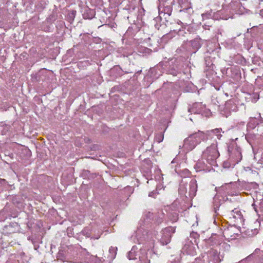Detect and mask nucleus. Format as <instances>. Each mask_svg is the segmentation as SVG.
Masks as SVG:
<instances>
[{"label": "nucleus", "instance_id": "nucleus-1", "mask_svg": "<svg viewBox=\"0 0 263 263\" xmlns=\"http://www.w3.org/2000/svg\"><path fill=\"white\" fill-rule=\"evenodd\" d=\"M185 62V58L183 57L171 59L166 65L168 73L174 76L180 73L183 71L184 67L186 65Z\"/></svg>", "mask_w": 263, "mask_h": 263}, {"label": "nucleus", "instance_id": "nucleus-2", "mask_svg": "<svg viewBox=\"0 0 263 263\" xmlns=\"http://www.w3.org/2000/svg\"><path fill=\"white\" fill-rule=\"evenodd\" d=\"M219 156V153L217 149L215 144H212L208 147L206 149L202 152V159L206 160L207 163L210 165L217 166L216 159Z\"/></svg>", "mask_w": 263, "mask_h": 263}, {"label": "nucleus", "instance_id": "nucleus-3", "mask_svg": "<svg viewBox=\"0 0 263 263\" xmlns=\"http://www.w3.org/2000/svg\"><path fill=\"white\" fill-rule=\"evenodd\" d=\"M204 138V134L202 132L198 131L190 135L184 139L183 147L187 152L193 150L196 146L200 143L201 140Z\"/></svg>", "mask_w": 263, "mask_h": 263}, {"label": "nucleus", "instance_id": "nucleus-4", "mask_svg": "<svg viewBox=\"0 0 263 263\" xmlns=\"http://www.w3.org/2000/svg\"><path fill=\"white\" fill-rule=\"evenodd\" d=\"M219 263L220 259L218 252L215 250L209 251L207 254H201L198 257L194 258L193 263Z\"/></svg>", "mask_w": 263, "mask_h": 263}, {"label": "nucleus", "instance_id": "nucleus-5", "mask_svg": "<svg viewBox=\"0 0 263 263\" xmlns=\"http://www.w3.org/2000/svg\"><path fill=\"white\" fill-rule=\"evenodd\" d=\"M159 17L162 18V16L164 19L169 17L172 12L173 5L174 4V0H159Z\"/></svg>", "mask_w": 263, "mask_h": 263}, {"label": "nucleus", "instance_id": "nucleus-6", "mask_svg": "<svg viewBox=\"0 0 263 263\" xmlns=\"http://www.w3.org/2000/svg\"><path fill=\"white\" fill-rule=\"evenodd\" d=\"M229 159L235 164L239 162L242 159L241 151L240 148L235 143H233L228 146Z\"/></svg>", "mask_w": 263, "mask_h": 263}, {"label": "nucleus", "instance_id": "nucleus-7", "mask_svg": "<svg viewBox=\"0 0 263 263\" xmlns=\"http://www.w3.org/2000/svg\"><path fill=\"white\" fill-rule=\"evenodd\" d=\"M175 227H168L161 232L160 242L162 245H166L170 242L172 234L175 232Z\"/></svg>", "mask_w": 263, "mask_h": 263}, {"label": "nucleus", "instance_id": "nucleus-8", "mask_svg": "<svg viewBox=\"0 0 263 263\" xmlns=\"http://www.w3.org/2000/svg\"><path fill=\"white\" fill-rule=\"evenodd\" d=\"M205 243L206 247H215L217 246H226V247H230V246L226 243H222V239L220 236L216 234L212 235L211 237L208 239L204 240Z\"/></svg>", "mask_w": 263, "mask_h": 263}, {"label": "nucleus", "instance_id": "nucleus-9", "mask_svg": "<svg viewBox=\"0 0 263 263\" xmlns=\"http://www.w3.org/2000/svg\"><path fill=\"white\" fill-rule=\"evenodd\" d=\"M230 219H233L234 222L241 223L243 221V216L241 212L238 209L235 208L228 213Z\"/></svg>", "mask_w": 263, "mask_h": 263}, {"label": "nucleus", "instance_id": "nucleus-10", "mask_svg": "<svg viewBox=\"0 0 263 263\" xmlns=\"http://www.w3.org/2000/svg\"><path fill=\"white\" fill-rule=\"evenodd\" d=\"M231 6L233 9L235 10L236 13L238 14H243L248 13L250 10L246 9L241 4L240 2H232Z\"/></svg>", "mask_w": 263, "mask_h": 263}, {"label": "nucleus", "instance_id": "nucleus-11", "mask_svg": "<svg viewBox=\"0 0 263 263\" xmlns=\"http://www.w3.org/2000/svg\"><path fill=\"white\" fill-rule=\"evenodd\" d=\"M204 108V106L201 102H195L192 106H188V111L191 114H200Z\"/></svg>", "mask_w": 263, "mask_h": 263}, {"label": "nucleus", "instance_id": "nucleus-12", "mask_svg": "<svg viewBox=\"0 0 263 263\" xmlns=\"http://www.w3.org/2000/svg\"><path fill=\"white\" fill-rule=\"evenodd\" d=\"M179 12L180 17L185 20H189L190 18L191 15L193 13V10L191 6L186 7L185 8H181L179 9Z\"/></svg>", "mask_w": 263, "mask_h": 263}, {"label": "nucleus", "instance_id": "nucleus-13", "mask_svg": "<svg viewBox=\"0 0 263 263\" xmlns=\"http://www.w3.org/2000/svg\"><path fill=\"white\" fill-rule=\"evenodd\" d=\"M236 102V100L234 98L227 101L225 103L224 109L229 111H237L238 107Z\"/></svg>", "mask_w": 263, "mask_h": 263}, {"label": "nucleus", "instance_id": "nucleus-14", "mask_svg": "<svg viewBox=\"0 0 263 263\" xmlns=\"http://www.w3.org/2000/svg\"><path fill=\"white\" fill-rule=\"evenodd\" d=\"M190 190L189 192V196L190 198H194L197 191V183L195 179H192L190 182Z\"/></svg>", "mask_w": 263, "mask_h": 263}, {"label": "nucleus", "instance_id": "nucleus-15", "mask_svg": "<svg viewBox=\"0 0 263 263\" xmlns=\"http://www.w3.org/2000/svg\"><path fill=\"white\" fill-rule=\"evenodd\" d=\"M224 203L223 198L221 196L217 195L213 198V208L215 213L219 210L220 206Z\"/></svg>", "mask_w": 263, "mask_h": 263}, {"label": "nucleus", "instance_id": "nucleus-16", "mask_svg": "<svg viewBox=\"0 0 263 263\" xmlns=\"http://www.w3.org/2000/svg\"><path fill=\"white\" fill-rule=\"evenodd\" d=\"M202 160H198L194 165V168L196 172H200L202 171H210V168L207 166V164Z\"/></svg>", "mask_w": 263, "mask_h": 263}, {"label": "nucleus", "instance_id": "nucleus-17", "mask_svg": "<svg viewBox=\"0 0 263 263\" xmlns=\"http://www.w3.org/2000/svg\"><path fill=\"white\" fill-rule=\"evenodd\" d=\"M28 239L30 240L32 244L33 245L34 249L35 250L37 251V252H39V249L40 248L39 246V243H41L42 241L40 240V238L39 237H29L28 238Z\"/></svg>", "mask_w": 263, "mask_h": 263}, {"label": "nucleus", "instance_id": "nucleus-18", "mask_svg": "<svg viewBox=\"0 0 263 263\" xmlns=\"http://www.w3.org/2000/svg\"><path fill=\"white\" fill-rule=\"evenodd\" d=\"M164 214L162 212H158L155 213V217L153 220L157 225H159L163 221Z\"/></svg>", "mask_w": 263, "mask_h": 263}, {"label": "nucleus", "instance_id": "nucleus-19", "mask_svg": "<svg viewBox=\"0 0 263 263\" xmlns=\"http://www.w3.org/2000/svg\"><path fill=\"white\" fill-rule=\"evenodd\" d=\"M123 70L119 66H116L111 69L110 73L115 77L121 76L123 74Z\"/></svg>", "mask_w": 263, "mask_h": 263}, {"label": "nucleus", "instance_id": "nucleus-20", "mask_svg": "<svg viewBox=\"0 0 263 263\" xmlns=\"http://www.w3.org/2000/svg\"><path fill=\"white\" fill-rule=\"evenodd\" d=\"M17 226L16 223H10L8 225H6L4 227V231L6 233H13L15 232L16 229L15 227Z\"/></svg>", "mask_w": 263, "mask_h": 263}, {"label": "nucleus", "instance_id": "nucleus-21", "mask_svg": "<svg viewBox=\"0 0 263 263\" xmlns=\"http://www.w3.org/2000/svg\"><path fill=\"white\" fill-rule=\"evenodd\" d=\"M161 19L160 17H157L152 21V24L154 25L155 28L158 30H162L161 28H165V25H162L158 22Z\"/></svg>", "mask_w": 263, "mask_h": 263}, {"label": "nucleus", "instance_id": "nucleus-22", "mask_svg": "<svg viewBox=\"0 0 263 263\" xmlns=\"http://www.w3.org/2000/svg\"><path fill=\"white\" fill-rule=\"evenodd\" d=\"M95 12L93 10L87 8L85 9L83 16L85 19H91L93 17Z\"/></svg>", "mask_w": 263, "mask_h": 263}, {"label": "nucleus", "instance_id": "nucleus-23", "mask_svg": "<svg viewBox=\"0 0 263 263\" xmlns=\"http://www.w3.org/2000/svg\"><path fill=\"white\" fill-rule=\"evenodd\" d=\"M191 44L193 49L198 50L201 46V39H195L191 41Z\"/></svg>", "mask_w": 263, "mask_h": 263}, {"label": "nucleus", "instance_id": "nucleus-24", "mask_svg": "<svg viewBox=\"0 0 263 263\" xmlns=\"http://www.w3.org/2000/svg\"><path fill=\"white\" fill-rule=\"evenodd\" d=\"M134 27V32L137 33L138 32L145 31V27L141 23H138L137 24H133Z\"/></svg>", "mask_w": 263, "mask_h": 263}, {"label": "nucleus", "instance_id": "nucleus-25", "mask_svg": "<svg viewBox=\"0 0 263 263\" xmlns=\"http://www.w3.org/2000/svg\"><path fill=\"white\" fill-rule=\"evenodd\" d=\"M137 249V248L136 246H134L128 252L127 257L129 260H134L137 258V253L136 251Z\"/></svg>", "mask_w": 263, "mask_h": 263}, {"label": "nucleus", "instance_id": "nucleus-26", "mask_svg": "<svg viewBox=\"0 0 263 263\" xmlns=\"http://www.w3.org/2000/svg\"><path fill=\"white\" fill-rule=\"evenodd\" d=\"M77 11L74 10H70L68 11V13L67 15L66 18L67 20L70 23H72L74 21V19L76 17Z\"/></svg>", "mask_w": 263, "mask_h": 263}, {"label": "nucleus", "instance_id": "nucleus-27", "mask_svg": "<svg viewBox=\"0 0 263 263\" xmlns=\"http://www.w3.org/2000/svg\"><path fill=\"white\" fill-rule=\"evenodd\" d=\"M190 238L192 239L191 240V242L192 243V244H194V243L196 245L198 244V240L199 238V235L197 232H191L190 233Z\"/></svg>", "mask_w": 263, "mask_h": 263}, {"label": "nucleus", "instance_id": "nucleus-28", "mask_svg": "<svg viewBox=\"0 0 263 263\" xmlns=\"http://www.w3.org/2000/svg\"><path fill=\"white\" fill-rule=\"evenodd\" d=\"M117 247H111L109 249V259L110 260H113L116 256L117 254Z\"/></svg>", "mask_w": 263, "mask_h": 263}, {"label": "nucleus", "instance_id": "nucleus-29", "mask_svg": "<svg viewBox=\"0 0 263 263\" xmlns=\"http://www.w3.org/2000/svg\"><path fill=\"white\" fill-rule=\"evenodd\" d=\"M234 234V233L231 232V230L228 228L224 229L223 231V235L226 239H233L232 237Z\"/></svg>", "mask_w": 263, "mask_h": 263}, {"label": "nucleus", "instance_id": "nucleus-30", "mask_svg": "<svg viewBox=\"0 0 263 263\" xmlns=\"http://www.w3.org/2000/svg\"><path fill=\"white\" fill-rule=\"evenodd\" d=\"M213 17L215 20L222 19L224 20H227L229 18H233V16L228 17L227 16H224L223 15H222V12L221 11L217 12V13L215 14H214Z\"/></svg>", "mask_w": 263, "mask_h": 263}, {"label": "nucleus", "instance_id": "nucleus-31", "mask_svg": "<svg viewBox=\"0 0 263 263\" xmlns=\"http://www.w3.org/2000/svg\"><path fill=\"white\" fill-rule=\"evenodd\" d=\"M258 119L257 120L256 118L250 119V121L248 123V126L252 129L254 128L257 125H259Z\"/></svg>", "mask_w": 263, "mask_h": 263}, {"label": "nucleus", "instance_id": "nucleus-32", "mask_svg": "<svg viewBox=\"0 0 263 263\" xmlns=\"http://www.w3.org/2000/svg\"><path fill=\"white\" fill-rule=\"evenodd\" d=\"M178 192L180 195H185V197H187V196L186 195L187 193L186 185L184 184H180L178 189Z\"/></svg>", "mask_w": 263, "mask_h": 263}, {"label": "nucleus", "instance_id": "nucleus-33", "mask_svg": "<svg viewBox=\"0 0 263 263\" xmlns=\"http://www.w3.org/2000/svg\"><path fill=\"white\" fill-rule=\"evenodd\" d=\"M178 3L180 8L191 6V3L188 0H178Z\"/></svg>", "mask_w": 263, "mask_h": 263}, {"label": "nucleus", "instance_id": "nucleus-34", "mask_svg": "<svg viewBox=\"0 0 263 263\" xmlns=\"http://www.w3.org/2000/svg\"><path fill=\"white\" fill-rule=\"evenodd\" d=\"M250 29H251V31L253 32H263V24L253 26Z\"/></svg>", "mask_w": 263, "mask_h": 263}, {"label": "nucleus", "instance_id": "nucleus-35", "mask_svg": "<svg viewBox=\"0 0 263 263\" xmlns=\"http://www.w3.org/2000/svg\"><path fill=\"white\" fill-rule=\"evenodd\" d=\"M222 132L221 128H215L211 130V132L215 135L218 139H220L222 137V135L221 134Z\"/></svg>", "mask_w": 263, "mask_h": 263}, {"label": "nucleus", "instance_id": "nucleus-36", "mask_svg": "<svg viewBox=\"0 0 263 263\" xmlns=\"http://www.w3.org/2000/svg\"><path fill=\"white\" fill-rule=\"evenodd\" d=\"M232 187V184L231 183H230V184H226L225 185H223L221 187V189L223 190V191H224V192L230 195V194H232L231 193V192H230L229 191V190ZM233 195H234V194H233Z\"/></svg>", "mask_w": 263, "mask_h": 263}, {"label": "nucleus", "instance_id": "nucleus-37", "mask_svg": "<svg viewBox=\"0 0 263 263\" xmlns=\"http://www.w3.org/2000/svg\"><path fill=\"white\" fill-rule=\"evenodd\" d=\"M82 175L83 176L87 177L88 179L93 178L95 177V174H91L88 170H84Z\"/></svg>", "mask_w": 263, "mask_h": 263}, {"label": "nucleus", "instance_id": "nucleus-38", "mask_svg": "<svg viewBox=\"0 0 263 263\" xmlns=\"http://www.w3.org/2000/svg\"><path fill=\"white\" fill-rule=\"evenodd\" d=\"M164 138V135L162 133L158 134L155 136V140L158 142L160 143L162 141Z\"/></svg>", "mask_w": 263, "mask_h": 263}, {"label": "nucleus", "instance_id": "nucleus-39", "mask_svg": "<svg viewBox=\"0 0 263 263\" xmlns=\"http://www.w3.org/2000/svg\"><path fill=\"white\" fill-rule=\"evenodd\" d=\"M248 235L250 237L255 236L258 233V230L256 229L254 230H248L247 232Z\"/></svg>", "mask_w": 263, "mask_h": 263}, {"label": "nucleus", "instance_id": "nucleus-40", "mask_svg": "<svg viewBox=\"0 0 263 263\" xmlns=\"http://www.w3.org/2000/svg\"><path fill=\"white\" fill-rule=\"evenodd\" d=\"M155 213H152L151 212H147L145 214V217L147 219L153 220L155 217Z\"/></svg>", "mask_w": 263, "mask_h": 263}, {"label": "nucleus", "instance_id": "nucleus-41", "mask_svg": "<svg viewBox=\"0 0 263 263\" xmlns=\"http://www.w3.org/2000/svg\"><path fill=\"white\" fill-rule=\"evenodd\" d=\"M57 19V17L54 13H52L47 18L48 22H52L55 21Z\"/></svg>", "mask_w": 263, "mask_h": 263}, {"label": "nucleus", "instance_id": "nucleus-42", "mask_svg": "<svg viewBox=\"0 0 263 263\" xmlns=\"http://www.w3.org/2000/svg\"><path fill=\"white\" fill-rule=\"evenodd\" d=\"M81 233L83 235L86 236V237H89L90 236L89 231L88 229H84L82 231Z\"/></svg>", "mask_w": 263, "mask_h": 263}, {"label": "nucleus", "instance_id": "nucleus-43", "mask_svg": "<svg viewBox=\"0 0 263 263\" xmlns=\"http://www.w3.org/2000/svg\"><path fill=\"white\" fill-rule=\"evenodd\" d=\"M168 34H165L162 36V37L160 38V43H166L168 41Z\"/></svg>", "mask_w": 263, "mask_h": 263}, {"label": "nucleus", "instance_id": "nucleus-44", "mask_svg": "<svg viewBox=\"0 0 263 263\" xmlns=\"http://www.w3.org/2000/svg\"><path fill=\"white\" fill-rule=\"evenodd\" d=\"M190 29V26H189V25H186L184 27H182V28L179 29L178 32L184 31V33H185V30H186L187 31H191Z\"/></svg>", "mask_w": 263, "mask_h": 263}, {"label": "nucleus", "instance_id": "nucleus-45", "mask_svg": "<svg viewBox=\"0 0 263 263\" xmlns=\"http://www.w3.org/2000/svg\"><path fill=\"white\" fill-rule=\"evenodd\" d=\"M144 11H145V10H144V9L143 8H141V9H140L139 10V11H138L139 14H138V17H137L138 19H139H139H141V16L143 14H144Z\"/></svg>", "mask_w": 263, "mask_h": 263}, {"label": "nucleus", "instance_id": "nucleus-46", "mask_svg": "<svg viewBox=\"0 0 263 263\" xmlns=\"http://www.w3.org/2000/svg\"><path fill=\"white\" fill-rule=\"evenodd\" d=\"M211 16V14L210 13H206L202 14V17L203 20L209 18Z\"/></svg>", "mask_w": 263, "mask_h": 263}, {"label": "nucleus", "instance_id": "nucleus-47", "mask_svg": "<svg viewBox=\"0 0 263 263\" xmlns=\"http://www.w3.org/2000/svg\"><path fill=\"white\" fill-rule=\"evenodd\" d=\"M141 263H150V259H148L147 258H141L140 259Z\"/></svg>", "mask_w": 263, "mask_h": 263}, {"label": "nucleus", "instance_id": "nucleus-48", "mask_svg": "<svg viewBox=\"0 0 263 263\" xmlns=\"http://www.w3.org/2000/svg\"><path fill=\"white\" fill-rule=\"evenodd\" d=\"M251 258L250 256H248L245 259H242L241 260L239 261L238 263H247V261L248 260H249Z\"/></svg>", "mask_w": 263, "mask_h": 263}, {"label": "nucleus", "instance_id": "nucleus-49", "mask_svg": "<svg viewBox=\"0 0 263 263\" xmlns=\"http://www.w3.org/2000/svg\"><path fill=\"white\" fill-rule=\"evenodd\" d=\"M7 183V181L5 179L0 178V185H5Z\"/></svg>", "mask_w": 263, "mask_h": 263}, {"label": "nucleus", "instance_id": "nucleus-50", "mask_svg": "<svg viewBox=\"0 0 263 263\" xmlns=\"http://www.w3.org/2000/svg\"><path fill=\"white\" fill-rule=\"evenodd\" d=\"M134 32L133 24H132L128 28L126 33Z\"/></svg>", "mask_w": 263, "mask_h": 263}, {"label": "nucleus", "instance_id": "nucleus-51", "mask_svg": "<svg viewBox=\"0 0 263 263\" xmlns=\"http://www.w3.org/2000/svg\"><path fill=\"white\" fill-rule=\"evenodd\" d=\"M6 9L4 8H1L0 7V17L3 16L4 12L6 11Z\"/></svg>", "mask_w": 263, "mask_h": 263}, {"label": "nucleus", "instance_id": "nucleus-52", "mask_svg": "<svg viewBox=\"0 0 263 263\" xmlns=\"http://www.w3.org/2000/svg\"><path fill=\"white\" fill-rule=\"evenodd\" d=\"M259 210L261 214L263 215V200L260 202L259 205Z\"/></svg>", "mask_w": 263, "mask_h": 263}, {"label": "nucleus", "instance_id": "nucleus-53", "mask_svg": "<svg viewBox=\"0 0 263 263\" xmlns=\"http://www.w3.org/2000/svg\"><path fill=\"white\" fill-rule=\"evenodd\" d=\"M258 122L259 124H261L263 126V118L260 116V114H259V119H258Z\"/></svg>", "mask_w": 263, "mask_h": 263}, {"label": "nucleus", "instance_id": "nucleus-54", "mask_svg": "<svg viewBox=\"0 0 263 263\" xmlns=\"http://www.w3.org/2000/svg\"><path fill=\"white\" fill-rule=\"evenodd\" d=\"M203 27L204 28L205 30H210V28L212 27V26L207 25H204V26H203Z\"/></svg>", "mask_w": 263, "mask_h": 263}, {"label": "nucleus", "instance_id": "nucleus-55", "mask_svg": "<svg viewBox=\"0 0 263 263\" xmlns=\"http://www.w3.org/2000/svg\"><path fill=\"white\" fill-rule=\"evenodd\" d=\"M101 27L105 29L111 28V26L109 24H104Z\"/></svg>", "mask_w": 263, "mask_h": 263}, {"label": "nucleus", "instance_id": "nucleus-56", "mask_svg": "<svg viewBox=\"0 0 263 263\" xmlns=\"http://www.w3.org/2000/svg\"><path fill=\"white\" fill-rule=\"evenodd\" d=\"M155 195H156V193H155V192H150V193H149L148 196H149V197H155Z\"/></svg>", "mask_w": 263, "mask_h": 263}, {"label": "nucleus", "instance_id": "nucleus-57", "mask_svg": "<svg viewBox=\"0 0 263 263\" xmlns=\"http://www.w3.org/2000/svg\"><path fill=\"white\" fill-rule=\"evenodd\" d=\"M6 156H9L11 159L13 158V154L12 153H8V154H5Z\"/></svg>", "mask_w": 263, "mask_h": 263}, {"label": "nucleus", "instance_id": "nucleus-58", "mask_svg": "<svg viewBox=\"0 0 263 263\" xmlns=\"http://www.w3.org/2000/svg\"><path fill=\"white\" fill-rule=\"evenodd\" d=\"M260 16L263 18V9L261 10L259 12Z\"/></svg>", "mask_w": 263, "mask_h": 263}, {"label": "nucleus", "instance_id": "nucleus-59", "mask_svg": "<svg viewBox=\"0 0 263 263\" xmlns=\"http://www.w3.org/2000/svg\"><path fill=\"white\" fill-rule=\"evenodd\" d=\"M252 206L254 207V209L255 211H256V212L258 213V210H257V209L255 208V205L254 204H252Z\"/></svg>", "mask_w": 263, "mask_h": 263}, {"label": "nucleus", "instance_id": "nucleus-60", "mask_svg": "<svg viewBox=\"0 0 263 263\" xmlns=\"http://www.w3.org/2000/svg\"><path fill=\"white\" fill-rule=\"evenodd\" d=\"M251 185L254 187L255 186H257V184L255 182H251Z\"/></svg>", "mask_w": 263, "mask_h": 263}, {"label": "nucleus", "instance_id": "nucleus-61", "mask_svg": "<svg viewBox=\"0 0 263 263\" xmlns=\"http://www.w3.org/2000/svg\"><path fill=\"white\" fill-rule=\"evenodd\" d=\"M4 26V23L2 22H0V28H2Z\"/></svg>", "mask_w": 263, "mask_h": 263}, {"label": "nucleus", "instance_id": "nucleus-62", "mask_svg": "<svg viewBox=\"0 0 263 263\" xmlns=\"http://www.w3.org/2000/svg\"><path fill=\"white\" fill-rule=\"evenodd\" d=\"M260 263H263V257L260 258Z\"/></svg>", "mask_w": 263, "mask_h": 263}, {"label": "nucleus", "instance_id": "nucleus-63", "mask_svg": "<svg viewBox=\"0 0 263 263\" xmlns=\"http://www.w3.org/2000/svg\"><path fill=\"white\" fill-rule=\"evenodd\" d=\"M185 171V173H186V174H189V172L188 170H184Z\"/></svg>", "mask_w": 263, "mask_h": 263}, {"label": "nucleus", "instance_id": "nucleus-64", "mask_svg": "<svg viewBox=\"0 0 263 263\" xmlns=\"http://www.w3.org/2000/svg\"><path fill=\"white\" fill-rule=\"evenodd\" d=\"M173 263H181V262H177L176 261H174V262H173Z\"/></svg>", "mask_w": 263, "mask_h": 263}]
</instances>
